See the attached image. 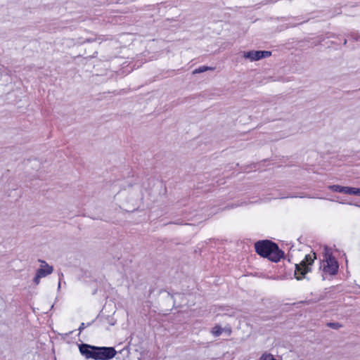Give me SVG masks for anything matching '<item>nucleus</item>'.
<instances>
[{"instance_id":"9d476101","label":"nucleus","mask_w":360,"mask_h":360,"mask_svg":"<svg viewBox=\"0 0 360 360\" xmlns=\"http://www.w3.org/2000/svg\"><path fill=\"white\" fill-rule=\"evenodd\" d=\"M359 193H360V188L347 186L346 194L359 195Z\"/></svg>"},{"instance_id":"6e6552de","label":"nucleus","mask_w":360,"mask_h":360,"mask_svg":"<svg viewBox=\"0 0 360 360\" xmlns=\"http://www.w3.org/2000/svg\"><path fill=\"white\" fill-rule=\"evenodd\" d=\"M214 70V68L203 65V66H200V67L195 69L193 71V75L199 74V73L204 72H205L207 70Z\"/></svg>"},{"instance_id":"423d86ee","label":"nucleus","mask_w":360,"mask_h":360,"mask_svg":"<svg viewBox=\"0 0 360 360\" xmlns=\"http://www.w3.org/2000/svg\"><path fill=\"white\" fill-rule=\"evenodd\" d=\"M271 55V52L268 51H250L245 52L243 56L250 61H256L264 58H267Z\"/></svg>"},{"instance_id":"f3484780","label":"nucleus","mask_w":360,"mask_h":360,"mask_svg":"<svg viewBox=\"0 0 360 360\" xmlns=\"http://www.w3.org/2000/svg\"><path fill=\"white\" fill-rule=\"evenodd\" d=\"M60 287V282L58 283V288Z\"/></svg>"},{"instance_id":"1a4fd4ad","label":"nucleus","mask_w":360,"mask_h":360,"mask_svg":"<svg viewBox=\"0 0 360 360\" xmlns=\"http://www.w3.org/2000/svg\"><path fill=\"white\" fill-rule=\"evenodd\" d=\"M225 330V328H223L219 326H215L212 328L211 333L214 336L218 337L221 335L223 331Z\"/></svg>"},{"instance_id":"0eeeda50","label":"nucleus","mask_w":360,"mask_h":360,"mask_svg":"<svg viewBox=\"0 0 360 360\" xmlns=\"http://www.w3.org/2000/svg\"><path fill=\"white\" fill-rule=\"evenodd\" d=\"M347 186H342L340 185H330L328 186V188L336 193H347Z\"/></svg>"},{"instance_id":"f257e3e1","label":"nucleus","mask_w":360,"mask_h":360,"mask_svg":"<svg viewBox=\"0 0 360 360\" xmlns=\"http://www.w3.org/2000/svg\"><path fill=\"white\" fill-rule=\"evenodd\" d=\"M79 350L86 359L94 360H110L117 354L112 347H96L85 343L79 345Z\"/></svg>"},{"instance_id":"dca6fc26","label":"nucleus","mask_w":360,"mask_h":360,"mask_svg":"<svg viewBox=\"0 0 360 360\" xmlns=\"http://www.w3.org/2000/svg\"><path fill=\"white\" fill-rule=\"evenodd\" d=\"M346 43H347V39H345L344 44H346Z\"/></svg>"},{"instance_id":"f03ea898","label":"nucleus","mask_w":360,"mask_h":360,"mask_svg":"<svg viewBox=\"0 0 360 360\" xmlns=\"http://www.w3.org/2000/svg\"><path fill=\"white\" fill-rule=\"evenodd\" d=\"M255 252L260 256L268 258L274 262H278L284 255L277 244L269 240H259L255 244Z\"/></svg>"},{"instance_id":"20e7f679","label":"nucleus","mask_w":360,"mask_h":360,"mask_svg":"<svg viewBox=\"0 0 360 360\" xmlns=\"http://www.w3.org/2000/svg\"><path fill=\"white\" fill-rule=\"evenodd\" d=\"M339 265L336 259L330 253L326 252L321 262L320 269L325 275L334 276L338 271Z\"/></svg>"},{"instance_id":"4468645a","label":"nucleus","mask_w":360,"mask_h":360,"mask_svg":"<svg viewBox=\"0 0 360 360\" xmlns=\"http://www.w3.org/2000/svg\"><path fill=\"white\" fill-rule=\"evenodd\" d=\"M352 38L354 40L360 42V37L359 36L354 35V36H352Z\"/></svg>"},{"instance_id":"f8f14e48","label":"nucleus","mask_w":360,"mask_h":360,"mask_svg":"<svg viewBox=\"0 0 360 360\" xmlns=\"http://www.w3.org/2000/svg\"><path fill=\"white\" fill-rule=\"evenodd\" d=\"M259 360H276L271 354H264L260 357Z\"/></svg>"},{"instance_id":"39448f33","label":"nucleus","mask_w":360,"mask_h":360,"mask_svg":"<svg viewBox=\"0 0 360 360\" xmlns=\"http://www.w3.org/2000/svg\"><path fill=\"white\" fill-rule=\"evenodd\" d=\"M38 262L40 263V266L37 269L36 274L33 278V283L36 285L39 284L41 278L46 277L53 271V267L49 265L46 261L39 259Z\"/></svg>"},{"instance_id":"9b49d317","label":"nucleus","mask_w":360,"mask_h":360,"mask_svg":"<svg viewBox=\"0 0 360 360\" xmlns=\"http://www.w3.org/2000/svg\"><path fill=\"white\" fill-rule=\"evenodd\" d=\"M327 326L335 330H338L342 327V325L338 322H330L327 323Z\"/></svg>"},{"instance_id":"2eb2a0df","label":"nucleus","mask_w":360,"mask_h":360,"mask_svg":"<svg viewBox=\"0 0 360 360\" xmlns=\"http://www.w3.org/2000/svg\"><path fill=\"white\" fill-rule=\"evenodd\" d=\"M226 332H228L229 334H230L231 333V330L230 328H229L226 330Z\"/></svg>"},{"instance_id":"7ed1b4c3","label":"nucleus","mask_w":360,"mask_h":360,"mask_svg":"<svg viewBox=\"0 0 360 360\" xmlns=\"http://www.w3.org/2000/svg\"><path fill=\"white\" fill-rule=\"evenodd\" d=\"M316 259V254H308L305 255L304 259L299 264H295V276L297 280H302L305 278V275L311 271V266Z\"/></svg>"},{"instance_id":"ddd939ff","label":"nucleus","mask_w":360,"mask_h":360,"mask_svg":"<svg viewBox=\"0 0 360 360\" xmlns=\"http://www.w3.org/2000/svg\"><path fill=\"white\" fill-rule=\"evenodd\" d=\"M85 328H86V326H85L84 323H82L79 328V332H82Z\"/></svg>"}]
</instances>
